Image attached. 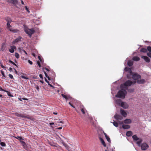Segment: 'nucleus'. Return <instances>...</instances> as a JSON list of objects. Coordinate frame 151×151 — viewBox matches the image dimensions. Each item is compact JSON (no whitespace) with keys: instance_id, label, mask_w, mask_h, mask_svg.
Segmentation results:
<instances>
[{"instance_id":"nucleus-19","label":"nucleus","mask_w":151,"mask_h":151,"mask_svg":"<svg viewBox=\"0 0 151 151\" xmlns=\"http://www.w3.org/2000/svg\"><path fill=\"white\" fill-rule=\"evenodd\" d=\"M122 127L124 129H128L130 128V126L127 124H123Z\"/></svg>"},{"instance_id":"nucleus-11","label":"nucleus","mask_w":151,"mask_h":151,"mask_svg":"<svg viewBox=\"0 0 151 151\" xmlns=\"http://www.w3.org/2000/svg\"><path fill=\"white\" fill-rule=\"evenodd\" d=\"M10 47L11 48L9 49V51L11 53H13L14 51V49H16V47L15 46H10Z\"/></svg>"},{"instance_id":"nucleus-2","label":"nucleus","mask_w":151,"mask_h":151,"mask_svg":"<svg viewBox=\"0 0 151 151\" xmlns=\"http://www.w3.org/2000/svg\"><path fill=\"white\" fill-rule=\"evenodd\" d=\"M24 30L27 34L30 37H31L32 34H34L35 32V30L33 29L32 28L29 29L27 27H24Z\"/></svg>"},{"instance_id":"nucleus-42","label":"nucleus","mask_w":151,"mask_h":151,"mask_svg":"<svg viewBox=\"0 0 151 151\" xmlns=\"http://www.w3.org/2000/svg\"><path fill=\"white\" fill-rule=\"evenodd\" d=\"M21 77L22 78H23V79H29V78L28 77H25V76H21Z\"/></svg>"},{"instance_id":"nucleus-39","label":"nucleus","mask_w":151,"mask_h":151,"mask_svg":"<svg viewBox=\"0 0 151 151\" xmlns=\"http://www.w3.org/2000/svg\"><path fill=\"white\" fill-rule=\"evenodd\" d=\"M15 138L19 140L23 139L21 137L18 136L17 137H15Z\"/></svg>"},{"instance_id":"nucleus-52","label":"nucleus","mask_w":151,"mask_h":151,"mask_svg":"<svg viewBox=\"0 0 151 151\" xmlns=\"http://www.w3.org/2000/svg\"><path fill=\"white\" fill-rule=\"evenodd\" d=\"M38 58L40 60V61L41 62H42V59L40 57V56H38Z\"/></svg>"},{"instance_id":"nucleus-18","label":"nucleus","mask_w":151,"mask_h":151,"mask_svg":"<svg viewBox=\"0 0 151 151\" xmlns=\"http://www.w3.org/2000/svg\"><path fill=\"white\" fill-rule=\"evenodd\" d=\"M8 2L10 3L13 4H17V0H8Z\"/></svg>"},{"instance_id":"nucleus-64","label":"nucleus","mask_w":151,"mask_h":151,"mask_svg":"<svg viewBox=\"0 0 151 151\" xmlns=\"http://www.w3.org/2000/svg\"><path fill=\"white\" fill-rule=\"evenodd\" d=\"M62 127H59V128H58V129H62Z\"/></svg>"},{"instance_id":"nucleus-48","label":"nucleus","mask_w":151,"mask_h":151,"mask_svg":"<svg viewBox=\"0 0 151 151\" xmlns=\"http://www.w3.org/2000/svg\"><path fill=\"white\" fill-rule=\"evenodd\" d=\"M22 146H23L24 148H25V147L26 146V144L25 143V142H24V144H22Z\"/></svg>"},{"instance_id":"nucleus-23","label":"nucleus","mask_w":151,"mask_h":151,"mask_svg":"<svg viewBox=\"0 0 151 151\" xmlns=\"http://www.w3.org/2000/svg\"><path fill=\"white\" fill-rule=\"evenodd\" d=\"M5 45L4 43H2L1 45V50L3 51L5 49Z\"/></svg>"},{"instance_id":"nucleus-4","label":"nucleus","mask_w":151,"mask_h":151,"mask_svg":"<svg viewBox=\"0 0 151 151\" xmlns=\"http://www.w3.org/2000/svg\"><path fill=\"white\" fill-rule=\"evenodd\" d=\"M16 115L18 117H20L22 118H25L29 119H31L32 117L29 115L26 114H22L18 113H16Z\"/></svg>"},{"instance_id":"nucleus-30","label":"nucleus","mask_w":151,"mask_h":151,"mask_svg":"<svg viewBox=\"0 0 151 151\" xmlns=\"http://www.w3.org/2000/svg\"><path fill=\"white\" fill-rule=\"evenodd\" d=\"M61 96H62L66 100V101H67V99H68V97L66 95L63 94H61Z\"/></svg>"},{"instance_id":"nucleus-62","label":"nucleus","mask_w":151,"mask_h":151,"mask_svg":"<svg viewBox=\"0 0 151 151\" xmlns=\"http://www.w3.org/2000/svg\"><path fill=\"white\" fill-rule=\"evenodd\" d=\"M49 124L50 125H53L54 124V123H53V122H52V123H49Z\"/></svg>"},{"instance_id":"nucleus-8","label":"nucleus","mask_w":151,"mask_h":151,"mask_svg":"<svg viewBox=\"0 0 151 151\" xmlns=\"http://www.w3.org/2000/svg\"><path fill=\"white\" fill-rule=\"evenodd\" d=\"M5 19L7 22L6 24H10L12 21L11 18L9 17H5Z\"/></svg>"},{"instance_id":"nucleus-1","label":"nucleus","mask_w":151,"mask_h":151,"mask_svg":"<svg viewBox=\"0 0 151 151\" xmlns=\"http://www.w3.org/2000/svg\"><path fill=\"white\" fill-rule=\"evenodd\" d=\"M122 88L119 90L115 96L118 98H124L127 93V92L125 89Z\"/></svg>"},{"instance_id":"nucleus-45","label":"nucleus","mask_w":151,"mask_h":151,"mask_svg":"<svg viewBox=\"0 0 151 151\" xmlns=\"http://www.w3.org/2000/svg\"><path fill=\"white\" fill-rule=\"evenodd\" d=\"M25 9L27 11V12L28 13H29L30 11L29 10L28 8H27V6H25Z\"/></svg>"},{"instance_id":"nucleus-46","label":"nucleus","mask_w":151,"mask_h":151,"mask_svg":"<svg viewBox=\"0 0 151 151\" xmlns=\"http://www.w3.org/2000/svg\"><path fill=\"white\" fill-rule=\"evenodd\" d=\"M69 104L72 107L74 108H75V107L73 105V104H71L70 102L69 103Z\"/></svg>"},{"instance_id":"nucleus-29","label":"nucleus","mask_w":151,"mask_h":151,"mask_svg":"<svg viewBox=\"0 0 151 151\" xmlns=\"http://www.w3.org/2000/svg\"><path fill=\"white\" fill-rule=\"evenodd\" d=\"M142 142V139H139V140H138L137 142V144L140 147L141 145V143Z\"/></svg>"},{"instance_id":"nucleus-16","label":"nucleus","mask_w":151,"mask_h":151,"mask_svg":"<svg viewBox=\"0 0 151 151\" xmlns=\"http://www.w3.org/2000/svg\"><path fill=\"white\" fill-rule=\"evenodd\" d=\"M145 80L143 79L138 80L137 81V83L138 84H143L145 83Z\"/></svg>"},{"instance_id":"nucleus-3","label":"nucleus","mask_w":151,"mask_h":151,"mask_svg":"<svg viewBox=\"0 0 151 151\" xmlns=\"http://www.w3.org/2000/svg\"><path fill=\"white\" fill-rule=\"evenodd\" d=\"M133 84V82L130 80H127L123 84H122L121 86V88H123V87H127L130 86Z\"/></svg>"},{"instance_id":"nucleus-55","label":"nucleus","mask_w":151,"mask_h":151,"mask_svg":"<svg viewBox=\"0 0 151 151\" xmlns=\"http://www.w3.org/2000/svg\"><path fill=\"white\" fill-rule=\"evenodd\" d=\"M39 76L41 78H42V79H43V76L41 74H40Z\"/></svg>"},{"instance_id":"nucleus-31","label":"nucleus","mask_w":151,"mask_h":151,"mask_svg":"<svg viewBox=\"0 0 151 151\" xmlns=\"http://www.w3.org/2000/svg\"><path fill=\"white\" fill-rule=\"evenodd\" d=\"M81 111L83 114H85L86 113V109L84 108H81Z\"/></svg>"},{"instance_id":"nucleus-20","label":"nucleus","mask_w":151,"mask_h":151,"mask_svg":"<svg viewBox=\"0 0 151 151\" xmlns=\"http://www.w3.org/2000/svg\"><path fill=\"white\" fill-rule=\"evenodd\" d=\"M116 103L119 106H121V104H122V101L120 99H118L116 100Z\"/></svg>"},{"instance_id":"nucleus-59","label":"nucleus","mask_w":151,"mask_h":151,"mask_svg":"<svg viewBox=\"0 0 151 151\" xmlns=\"http://www.w3.org/2000/svg\"><path fill=\"white\" fill-rule=\"evenodd\" d=\"M44 73H45V76H46V77H48V75H47V73H46V72H44Z\"/></svg>"},{"instance_id":"nucleus-40","label":"nucleus","mask_w":151,"mask_h":151,"mask_svg":"<svg viewBox=\"0 0 151 151\" xmlns=\"http://www.w3.org/2000/svg\"><path fill=\"white\" fill-rule=\"evenodd\" d=\"M147 50L149 52H151V47L148 46L147 47Z\"/></svg>"},{"instance_id":"nucleus-36","label":"nucleus","mask_w":151,"mask_h":151,"mask_svg":"<svg viewBox=\"0 0 151 151\" xmlns=\"http://www.w3.org/2000/svg\"><path fill=\"white\" fill-rule=\"evenodd\" d=\"M0 145H1L3 147H5L6 146V144L3 142H1L0 143Z\"/></svg>"},{"instance_id":"nucleus-41","label":"nucleus","mask_w":151,"mask_h":151,"mask_svg":"<svg viewBox=\"0 0 151 151\" xmlns=\"http://www.w3.org/2000/svg\"><path fill=\"white\" fill-rule=\"evenodd\" d=\"M1 74H2L3 76L4 77H6V76L5 75V74L4 73V72L3 70H1Z\"/></svg>"},{"instance_id":"nucleus-25","label":"nucleus","mask_w":151,"mask_h":151,"mask_svg":"<svg viewBox=\"0 0 151 151\" xmlns=\"http://www.w3.org/2000/svg\"><path fill=\"white\" fill-rule=\"evenodd\" d=\"M10 31L11 32H12L13 33H17L19 31L18 29H11L10 30Z\"/></svg>"},{"instance_id":"nucleus-61","label":"nucleus","mask_w":151,"mask_h":151,"mask_svg":"<svg viewBox=\"0 0 151 151\" xmlns=\"http://www.w3.org/2000/svg\"><path fill=\"white\" fill-rule=\"evenodd\" d=\"M14 69L15 70V73L16 74H17V70L14 68Z\"/></svg>"},{"instance_id":"nucleus-27","label":"nucleus","mask_w":151,"mask_h":151,"mask_svg":"<svg viewBox=\"0 0 151 151\" xmlns=\"http://www.w3.org/2000/svg\"><path fill=\"white\" fill-rule=\"evenodd\" d=\"M132 137L134 140H137L139 139L137 137L136 135H133Z\"/></svg>"},{"instance_id":"nucleus-15","label":"nucleus","mask_w":151,"mask_h":151,"mask_svg":"<svg viewBox=\"0 0 151 151\" xmlns=\"http://www.w3.org/2000/svg\"><path fill=\"white\" fill-rule=\"evenodd\" d=\"M124 70L125 71H128L131 74L132 73V72L131 68L128 67H125L124 69Z\"/></svg>"},{"instance_id":"nucleus-38","label":"nucleus","mask_w":151,"mask_h":151,"mask_svg":"<svg viewBox=\"0 0 151 151\" xmlns=\"http://www.w3.org/2000/svg\"><path fill=\"white\" fill-rule=\"evenodd\" d=\"M106 139L107 140V141L109 142H111V140H110V138H109V137L108 136H107V137H106Z\"/></svg>"},{"instance_id":"nucleus-44","label":"nucleus","mask_w":151,"mask_h":151,"mask_svg":"<svg viewBox=\"0 0 151 151\" xmlns=\"http://www.w3.org/2000/svg\"><path fill=\"white\" fill-rule=\"evenodd\" d=\"M9 76L11 79H12L14 78L12 74H9Z\"/></svg>"},{"instance_id":"nucleus-26","label":"nucleus","mask_w":151,"mask_h":151,"mask_svg":"<svg viewBox=\"0 0 151 151\" xmlns=\"http://www.w3.org/2000/svg\"><path fill=\"white\" fill-rule=\"evenodd\" d=\"M127 64L129 66H132L133 65V61L131 60H129L128 61L127 63Z\"/></svg>"},{"instance_id":"nucleus-37","label":"nucleus","mask_w":151,"mask_h":151,"mask_svg":"<svg viewBox=\"0 0 151 151\" xmlns=\"http://www.w3.org/2000/svg\"><path fill=\"white\" fill-rule=\"evenodd\" d=\"M9 62L11 63L12 64H13V65H14L16 66L17 67V65L15 64L12 61L10 60H9Z\"/></svg>"},{"instance_id":"nucleus-9","label":"nucleus","mask_w":151,"mask_h":151,"mask_svg":"<svg viewBox=\"0 0 151 151\" xmlns=\"http://www.w3.org/2000/svg\"><path fill=\"white\" fill-rule=\"evenodd\" d=\"M22 38V37L21 36H19L15 40L13 41V43L15 44L16 43H17L21 41V39Z\"/></svg>"},{"instance_id":"nucleus-54","label":"nucleus","mask_w":151,"mask_h":151,"mask_svg":"<svg viewBox=\"0 0 151 151\" xmlns=\"http://www.w3.org/2000/svg\"><path fill=\"white\" fill-rule=\"evenodd\" d=\"M45 81L47 83L49 84V82L47 80L46 78H45Z\"/></svg>"},{"instance_id":"nucleus-17","label":"nucleus","mask_w":151,"mask_h":151,"mask_svg":"<svg viewBox=\"0 0 151 151\" xmlns=\"http://www.w3.org/2000/svg\"><path fill=\"white\" fill-rule=\"evenodd\" d=\"M132 122L131 120L129 119H127L124 121V123L125 124H130Z\"/></svg>"},{"instance_id":"nucleus-34","label":"nucleus","mask_w":151,"mask_h":151,"mask_svg":"<svg viewBox=\"0 0 151 151\" xmlns=\"http://www.w3.org/2000/svg\"><path fill=\"white\" fill-rule=\"evenodd\" d=\"M5 92L7 93V94L9 96L11 97L13 96V95L8 91L6 90Z\"/></svg>"},{"instance_id":"nucleus-51","label":"nucleus","mask_w":151,"mask_h":151,"mask_svg":"<svg viewBox=\"0 0 151 151\" xmlns=\"http://www.w3.org/2000/svg\"><path fill=\"white\" fill-rule=\"evenodd\" d=\"M37 64L38 65V66H39V67H41L40 63L39 62V61H37Z\"/></svg>"},{"instance_id":"nucleus-12","label":"nucleus","mask_w":151,"mask_h":151,"mask_svg":"<svg viewBox=\"0 0 151 151\" xmlns=\"http://www.w3.org/2000/svg\"><path fill=\"white\" fill-rule=\"evenodd\" d=\"M121 106L124 109H127L128 107V105L126 103L124 102H122L121 104Z\"/></svg>"},{"instance_id":"nucleus-57","label":"nucleus","mask_w":151,"mask_h":151,"mask_svg":"<svg viewBox=\"0 0 151 151\" xmlns=\"http://www.w3.org/2000/svg\"><path fill=\"white\" fill-rule=\"evenodd\" d=\"M9 70L10 71V72L12 71V68H11V67H10V68H9Z\"/></svg>"},{"instance_id":"nucleus-35","label":"nucleus","mask_w":151,"mask_h":151,"mask_svg":"<svg viewBox=\"0 0 151 151\" xmlns=\"http://www.w3.org/2000/svg\"><path fill=\"white\" fill-rule=\"evenodd\" d=\"M15 57L17 59L19 58V54L17 52H15Z\"/></svg>"},{"instance_id":"nucleus-21","label":"nucleus","mask_w":151,"mask_h":151,"mask_svg":"<svg viewBox=\"0 0 151 151\" xmlns=\"http://www.w3.org/2000/svg\"><path fill=\"white\" fill-rule=\"evenodd\" d=\"M126 135L128 137H130L132 135V133L131 131H128L126 133Z\"/></svg>"},{"instance_id":"nucleus-47","label":"nucleus","mask_w":151,"mask_h":151,"mask_svg":"<svg viewBox=\"0 0 151 151\" xmlns=\"http://www.w3.org/2000/svg\"><path fill=\"white\" fill-rule=\"evenodd\" d=\"M0 91H3L5 92L6 90L3 89L1 87H0Z\"/></svg>"},{"instance_id":"nucleus-53","label":"nucleus","mask_w":151,"mask_h":151,"mask_svg":"<svg viewBox=\"0 0 151 151\" xmlns=\"http://www.w3.org/2000/svg\"><path fill=\"white\" fill-rule=\"evenodd\" d=\"M36 88L37 90L38 91H39V88L38 86H37Z\"/></svg>"},{"instance_id":"nucleus-33","label":"nucleus","mask_w":151,"mask_h":151,"mask_svg":"<svg viewBox=\"0 0 151 151\" xmlns=\"http://www.w3.org/2000/svg\"><path fill=\"white\" fill-rule=\"evenodd\" d=\"M113 124L116 127H118V123L115 121L114 122Z\"/></svg>"},{"instance_id":"nucleus-58","label":"nucleus","mask_w":151,"mask_h":151,"mask_svg":"<svg viewBox=\"0 0 151 151\" xmlns=\"http://www.w3.org/2000/svg\"><path fill=\"white\" fill-rule=\"evenodd\" d=\"M20 142L21 143V144H24V142L23 141L20 140Z\"/></svg>"},{"instance_id":"nucleus-50","label":"nucleus","mask_w":151,"mask_h":151,"mask_svg":"<svg viewBox=\"0 0 151 151\" xmlns=\"http://www.w3.org/2000/svg\"><path fill=\"white\" fill-rule=\"evenodd\" d=\"M118 123L119 124H123L124 123V121L123 122H120V121H118Z\"/></svg>"},{"instance_id":"nucleus-6","label":"nucleus","mask_w":151,"mask_h":151,"mask_svg":"<svg viewBox=\"0 0 151 151\" xmlns=\"http://www.w3.org/2000/svg\"><path fill=\"white\" fill-rule=\"evenodd\" d=\"M132 78L134 80H138L141 78V76L137 73H135L132 75Z\"/></svg>"},{"instance_id":"nucleus-60","label":"nucleus","mask_w":151,"mask_h":151,"mask_svg":"<svg viewBox=\"0 0 151 151\" xmlns=\"http://www.w3.org/2000/svg\"><path fill=\"white\" fill-rule=\"evenodd\" d=\"M1 68H5V67L2 64H1Z\"/></svg>"},{"instance_id":"nucleus-10","label":"nucleus","mask_w":151,"mask_h":151,"mask_svg":"<svg viewBox=\"0 0 151 151\" xmlns=\"http://www.w3.org/2000/svg\"><path fill=\"white\" fill-rule=\"evenodd\" d=\"M120 112L122 115L124 117H126L127 113L124 110L122 109H121Z\"/></svg>"},{"instance_id":"nucleus-14","label":"nucleus","mask_w":151,"mask_h":151,"mask_svg":"<svg viewBox=\"0 0 151 151\" xmlns=\"http://www.w3.org/2000/svg\"><path fill=\"white\" fill-rule=\"evenodd\" d=\"M123 88H124L125 89L127 90L129 92L132 93L134 91V89L133 88L128 89V88L127 87H123Z\"/></svg>"},{"instance_id":"nucleus-7","label":"nucleus","mask_w":151,"mask_h":151,"mask_svg":"<svg viewBox=\"0 0 151 151\" xmlns=\"http://www.w3.org/2000/svg\"><path fill=\"white\" fill-rule=\"evenodd\" d=\"M114 117L118 121L121 120L123 118L122 116L118 114L115 115L114 116Z\"/></svg>"},{"instance_id":"nucleus-13","label":"nucleus","mask_w":151,"mask_h":151,"mask_svg":"<svg viewBox=\"0 0 151 151\" xmlns=\"http://www.w3.org/2000/svg\"><path fill=\"white\" fill-rule=\"evenodd\" d=\"M141 58L143 59L146 62L149 63L150 62V60L149 58H148L147 57L145 56H142Z\"/></svg>"},{"instance_id":"nucleus-5","label":"nucleus","mask_w":151,"mask_h":151,"mask_svg":"<svg viewBox=\"0 0 151 151\" xmlns=\"http://www.w3.org/2000/svg\"><path fill=\"white\" fill-rule=\"evenodd\" d=\"M141 149L142 150H147L149 147L148 145L146 143H144L141 145Z\"/></svg>"},{"instance_id":"nucleus-28","label":"nucleus","mask_w":151,"mask_h":151,"mask_svg":"<svg viewBox=\"0 0 151 151\" xmlns=\"http://www.w3.org/2000/svg\"><path fill=\"white\" fill-rule=\"evenodd\" d=\"M140 52H147V50L146 48H142L141 49Z\"/></svg>"},{"instance_id":"nucleus-24","label":"nucleus","mask_w":151,"mask_h":151,"mask_svg":"<svg viewBox=\"0 0 151 151\" xmlns=\"http://www.w3.org/2000/svg\"><path fill=\"white\" fill-rule=\"evenodd\" d=\"M132 59L133 60L137 61L139 60L140 58L137 56H135L133 57Z\"/></svg>"},{"instance_id":"nucleus-49","label":"nucleus","mask_w":151,"mask_h":151,"mask_svg":"<svg viewBox=\"0 0 151 151\" xmlns=\"http://www.w3.org/2000/svg\"><path fill=\"white\" fill-rule=\"evenodd\" d=\"M28 62L30 65L32 64V63H33L30 60H28Z\"/></svg>"},{"instance_id":"nucleus-43","label":"nucleus","mask_w":151,"mask_h":151,"mask_svg":"<svg viewBox=\"0 0 151 151\" xmlns=\"http://www.w3.org/2000/svg\"><path fill=\"white\" fill-rule=\"evenodd\" d=\"M147 55L149 57L151 58V52H149L147 53Z\"/></svg>"},{"instance_id":"nucleus-56","label":"nucleus","mask_w":151,"mask_h":151,"mask_svg":"<svg viewBox=\"0 0 151 151\" xmlns=\"http://www.w3.org/2000/svg\"><path fill=\"white\" fill-rule=\"evenodd\" d=\"M48 84L50 87H53V88H54L53 86L52 85L50 84L49 83V84Z\"/></svg>"},{"instance_id":"nucleus-32","label":"nucleus","mask_w":151,"mask_h":151,"mask_svg":"<svg viewBox=\"0 0 151 151\" xmlns=\"http://www.w3.org/2000/svg\"><path fill=\"white\" fill-rule=\"evenodd\" d=\"M7 25V28L9 29L10 31V30L12 29V28L11 27H12V26L10 25V24H6Z\"/></svg>"},{"instance_id":"nucleus-22","label":"nucleus","mask_w":151,"mask_h":151,"mask_svg":"<svg viewBox=\"0 0 151 151\" xmlns=\"http://www.w3.org/2000/svg\"><path fill=\"white\" fill-rule=\"evenodd\" d=\"M99 139L101 141V143H102V144L103 145V146L104 147L106 146V144L104 140V139L101 138L100 137Z\"/></svg>"},{"instance_id":"nucleus-63","label":"nucleus","mask_w":151,"mask_h":151,"mask_svg":"<svg viewBox=\"0 0 151 151\" xmlns=\"http://www.w3.org/2000/svg\"><path fill=\"white\" fill-rule=\"evenodd\" d=\"M104 134L105 137H107V136H108L106 134L105 132H104Z\"/></svg>"}]
</instances>
